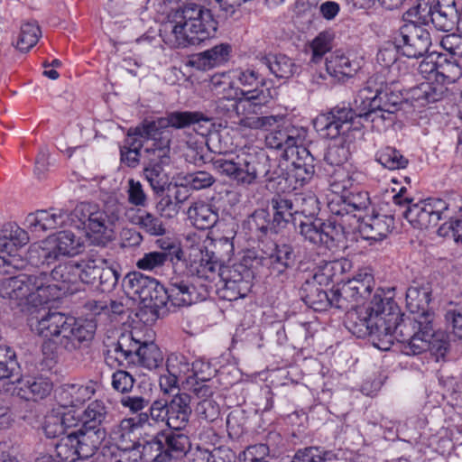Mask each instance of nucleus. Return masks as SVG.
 <instances>
[{"instance_id":"1","label":"nucleus","mask_w":462,"mask_h":462,"mask_svg":"<svg viewBox=\"0 0 462 462\" xmlns=\"http://www.w3.org/2000/svg\"><path fill=\"white\" fill-rule=\"evenodd\" d=\"M37 333L44 337L42 354L54 359L63 352H73L94 337L97 325L90 319H77L62 312L48 311L36 325Z\"/></svg>"},{"instance_id":"2","label":"nucleus","mask_w":462,"mask_h":462,"mask_svg":"<svg viewBox=\"0 0 462 462\" xmlns=\"http://www.w3.org/2000/svg\"><path fill=\"white\" fill-rule=\"evenodd\" d=\"M170 17L162 24L160 36L173 49L199 45L213 36L217 27L211 11L196 3L183 5Z\"/></svg>"},{"instance_id":"3","label":"nucleus","mask_w":462,"mask_h":462,"mask_svg":"<svg viewBox=\"0 0 462 462\" xmlns=\"http://www.w3.org/2000/svg\"><path fill=\"white\" fill-rule=\"evenodd\" d=\"M392 308L386 312L383 291L377 289L367 306H358L346 314V328L357 337H374V345L388 350L396 339Z\"/></svg>"},{"instance_id":"4","label":"nucleus","mask_w":462,"mask_h":462,"mask_svg":"<svg viewBox=\"0 0 462 462\" xmlns=\"http://www.w3.org/2000/svg\"><path fill=\"white\" fill-rule=\"evenodd\" d=\"M211 164L221 175L244 186L254 184L261 179L273 182L281 179L287 180L290 177L282 160L270 158L265 153L248 155L245 158L237 157L236 161L214 158L211 160Z\"/></svg>"},{"instance_id":"5","label":"nucleus","mask_w":462,"mask_h":462,"mask_svg":"<svg viewBox=\"0 0 462 462\" xmlns=\"http://www.w3.org/2000/svg\"><path fill=\"white\" fill-rule=\"evenodd\" d=\"M123 288L127 295L139 299L142 306L136 316L144 323H153L166 313L167 288L155 278L131 272L123 279Z\"/></svg>"},{"instance_id":"6","label":"nucleus","mask_w":462,"mask_h":462,"mask_svg":"<svg viewBox=\"0 0 462 462\" xmlns=\"http://www.w3.org/2000/svg\"><path fill=\"white\" fill-rule=\"evenodd\" d=\"M406 191V188L402 187L393 197V200L400 208H406L402 212V215L414 228L423 230L435 227L442 217H451V211L452 213H459L462 210L460 198L454 199L452 201L430 198L419 203L411 204L412 199L404 197Z\"/></svg>"},{"instance_id":"7","label":"nucleus","mask_w":462,"mask_h":462,"mask_svg":"<svg viewBox=\"0 0 462 462\" xmlns=\"http://www.w3.org/2000/svg\"><path fill=\"white\" fill-rule=\"evenodd\" d=\"M46 276L44 274L20 273L0 280V297L10 300L13 307L46 304L55 295L56 288H42Z\"/></svg>"},{"instance_id":"8","label":"nucleus","mask_w":462,"mask_h":462,"mask_svg":"<svg viewBox=\"0 0 462 462\" xmlns=\"http://www.w3.org/2000/svg\"><path fill=\"white\" fill-rule=\"evenodd\" d=\"M123 206L116 199L109 198L105 201L103 208L97 204L82 202L73 210V216L84 226L86 229L97 235V245L106 246L111 241L114 228L119 223Z\"/></svg>"},{"instance_id":"9","label":"nucleus","mask_w":462,"mask_h":462,"mask_svg":"<svg viewBox=\"0 0 462 462\" xmlns=\"http://www.w3.org/2000/svg\"><path fill=\"white\" fill-rule=\"evenodd\" d=\"M431 290L429 286L411 285L406 291V306L410 315L392 311L394 319L393 333L396 336L411 337L415 328L425 329L427 334L430 330V323L435 320V313L430 309Z\"/></svg>"},{"instance_id":"10","label":"nucleus","mask_w":462,"mask_h":462,"mask_svg":"<svg viewBox=\"0 0 462 462\" xmlns=\"http://www.w3.org/2000/svg\"><path fill=\"white\" fill-rule=\"evenodd\" d=\"M106 431L79 427L61 437L55 444L57 457L66 462L88 459L99 449Z\"/></svg>"},{"instance_id":"11","label":"nucleus","mask_w":462,"mask_h":462,"mask_svg":"<svg viewBox=\"0 0 462 462\" xmlns=\"http://www.w3.org/2000/svg\"><path fill=\"white\" fill-rule=\"evenodd\" d=\"M424 330L420 327L411 333V337L396 336V340L405 344L406 355L416 356L430 351L437 362L444 360L450 346L448 335L443 331H436L434 322L430 323L429 333L426 334Z\"/></svg>"},{"instance_id":"12","label":"nucleus","mask_w":462,"mask_h":462,"mask_svg":"<svg viewBox=\"0 0 462 462\" xmlns=\"http://www.w3.org/2000/svg\"><path fill=\"white\" fill-rule=\"evenodd\" d=\"M300 236L305 242L317 246H325L330 251L343 247L346 242L344 226L332 218L326 220L319 218L316 222L303 225Z\"/></svg>"},{"instance_id":"13","label":"nucleus","mask_w":462,"mask_h":462,"mask_svg":"<svg viewBox=\"0 0 462 462\" xmlns=\"http://www.w3.org/2000/svg\"><path fill=\"white\" fill-rule=\"evenodd\" d=\"M237 80L243 87L241 89L244 107L248 111L257 114L262 106H266L272 99L271 89L264 88L265 79L254 69H246L238 73Z\"/></svg>"},{"instance_id":"14","label":"nucleus","mask_w":462,"mask_h":462,"mask_svg":"<svg viewBox=\"0 0 462 462\" xmlns=\"http://www.w3.org/2000/svg\"><path fill=\"white\" fill-rule=\"evenodd\" d=\"M400 52L410 59H419L428 53L431 45L430 32L415 23L402 25L394 35Z\"/></svg>"},{"instance_id":"15","label":"nucleus","mask_w":462,"mask_h":462,"mask_svg":"<svg viewBox=\"0 0 462 462\" xmlns=\"http://www.w3.org/2000/svg\"><path fill=\"white\" fill-rule=\"evenodd\" d=\"M357 108L335 106L329 112L319 115L313 122L315 129L323 136L335 139L348 131L355 117H360Z\"/></svg>"},{"instance_id":"16","label":"nucleus","mask_w":462,"mask_h":462,"mask_svg":"<svg viewBox=\"0 0 462 462\" xmlns=\"http://www.w3.org/2000/svg\"><path fill=\"white\" fill-rule=\"evenodd\" d=\"M216 251H207L206 257H202L196 275L212 283L221 281L220 268H224L223 263L229 259L233 251V243L226 237H222L214 245Z\"/></svg>"},{"instance_id":"17","label":"nucleus","mask_w":462,"mask_h":462,"mask_svg":"<svg viewBox=\"0 0 462 462\" xmlns=\"http://www.w3.org/2000/svg\"><path fill=\"white\" fill-rule=\"evenodd\" d=\"M273 210L272 217V234H281L290 226H293L298 232L300 224L299 216L305 214L306 210L301 208L297 201H292L291 198L275 196L271 200Z\"/></svg>"},{"instance_id":"18","label":"nucleus","mask_w":462,"mask_h":462,"mask_svg":"<svg viewBox=\"0 0 462 462\" xmlns=\"http://www.w3.org/2000/svg\"><path fill=\"white\" fill-rule=\"evenodd\" d=\"M138 136L145 140H152V147L144 150L152 152H170L172 132L167 128L164 117H158L154 120H144L135 128H130L128 137Z\"/></svg>"},{"instance_id":"19","label":"nucleus","mask_w":462,"mask_h":462,"mask_svg":"<svg viewBox=\"0 0 462 462\" xmlns=\"http://www.w3.org/2000/svg\"><path fill=\"white\" fill-rule=\"evenodd\" d=\"M38 274H44L46 280L42 288L54 287L56 291L55 295L50 298L51 300H55L60 296L69 293L70 286L77 284L80 282L79 275V265L76 261H69L57 265L50 274L45 272H41Z\"/></svg>"},{"instance_id":"20","label":"nucleus","mask_w":462,"mask_h":462,"mask_svg":"<svg viewBox=\"0 0 462 462\" xmlns=\"http://www.w3.org/2000/svg\"><path fill=\"white\" fill-rule=\"evenodd\" d=\"M145 166L143 175L156 194H162L168 183L164 166L170 163V152H152L144 150Z\"/></svg>"},{"instance_id":"21","label":"nucleus","mask_w":462,"mask_h":462,"mask_svg":"<svg viewBox=\"0 0 462 462\" xmlns=\"http://www.w3.org/2000/svg\"><path fill=\"white\" fill-rule=\"evenodd\" d=\"M263 261L269 262L271 273L281 278V281L289 278V271L296 264L297 255L294 246L288 243L275 245L273 252L268 258L262 257Z\"/></svg>"},{"instance_id":"22","label":"nucleus","mask_w":462,"mask_h":462,"mask_svg":"<svg viewBox=\"0 0 462 462\" xmlns=\"http://www.w3.org/2000/svg\"><path fill=\"white\" fill-rule=\"evenodd\" d=\"M393 225V216L373 212L362 217L358 229L364 239L381 241L392 231Z\"/></svg>"},{"instance_id":"23","label":"nucleus","mask_w":462,"mask_h":462,"mask_svg":"<svg viewBox=\"0 0 462 462\" xmlns=\"http://www.w3.org/2000/svg\"><path fill=\"white\" fill-rule=\"evenodd\" d=\"M263 260L258 256H245L240 263L220 268L221 280H228L237 284L247 283L252 287L255 276L254 268L257 264H262Z\"/></svg>"},{"instance_id":"24","label":"nucleus","mask_w":462,"mask_h":462,"mask_svg":"<svg viewBox=\"0 0 462 462\" xmlns=\"http://www.w3.org/2000/svg\"><path fill=\"white\" fill-rule=\"evenodd\" d=\"M190 401L191 397L182 393H176L168 402V426L171 429L180 430L188 425L192 412Z\"/></svg>"},{"instance_id":"25","label":"nucleus","mask_w":462,"mask_h":462,"mask_svg":"<svg viewBox=\"0 0 462 462\" xmlns=\"http://www.w3.org/2000/svg\"><path fill=\"white\" fill-rule=\"evenodd\" d=\"M232 52L229 43L217 44L192 56L191 64L199 69L208 70L226 63Z\"/></svg>"},{"instance_id":"26","label":"nucleus","mask_w":462,"mask_h":462,"mask_svg":"<svg viewBox=\"0 0 462 462\" xmlns=\"http://www.w3.org/2000/svg\"><path fill=\"white\" fill-rule=\"evenodd\" d=\"M159 435L162 443L161 462H171L172 459L180 457L190 446L189 437L183 433L162 430Z\"/></svg>"},{"instance_id":"27","label":"nucleus","mask_w":462,"mask_h":462,"mask_svg":"<svg viewBox=\"0 0 462 462\" xmlns=\"http://www.w3.org/2000/svg\"><path fill=\"white\" fill-rule=\"evenodd\" d=\"M318 277L314 274L310 280H306L300 289V295L307 306L320 311L329 307V295L321 288Z\"/></svg>"},{"instance_id":"28","label":"nucleus","mask_w":462,"mask_h":462,"mask_svg":"<svg viewBox=\"0 0 462 462\" xmlns=\"http://www.w3.org/2000/svg\"><path fill=\"white\" fill-rule=\"evenodd\" d=\"M142 343L135 339L132 332L122 333L117 341L113 344V349L107 350V355L115 354V360L119 366H125V364H135L137 352Z\"/></svg>"},{"instance_id":"29","label":"nucleus","mask_w":462,"mask_h":462,"mask_svg":"<svg viewBox=\"0 0 462 462\" xmlns=\"http://www.w3.org/2000/svg\"><path fill=\"white\" fill-rule=\"evenodd\" d=\"M167 292L169 301L173 306H189L197 300L194 285L189 280L180 276H173L170 279Z\"/></svg>"},{"instance_id":"30","label":"nucleus","mask_w":462,"mask_h":462,"mask_svg":"<svg viewBox=\"0 0 462 462\" xmlns=\"http://www.w3.org/2000/svg\"><path fill=\"white\" fill-rule=\"evenodd\" d=\"M93 393L91 387L74 383H64L55 392L57 401L63 408L81 405Z\"/></svg>"},{"instance_id":"31","label":"nucleus","mask_w":462,"mask_h":462,"mask_svg":"<svg viewBox=\"0 0 462 462\" xmlns=\"http://www.w3.org/2000/svg\"><path fill=\"white\" fill-rule=\"evenodd\" d=\"M58 260L60 256H74L82 251L83 243L71 231H60L48 237Z\"/></svg>"},{"instance_id":"32","label":"nucleus","mask_w":462,"mask_h":462,"mask_svg":"<svg viewBox=\"0 0 462 462\" xmlns=\"http://www.w3.org/2000/svg\"><path fill=\"white\" fill-rule=\"evenodd\" d=\"M30 240L27 231L15 223H6L0 230V248L5 252H15L28 244Z\"/></svg>"},{"instance_id":"33","label":"nucleus","mask_w":462,"mask_h":462,"mask_svg":"<svg viewBox=\"0 0 462 462\" xmlns=\"http://www.w3.org/2000/svg\"><path fill=\"white\" fill-rule=\"evenodd\" d=\"M448 88L443 84L423 82L410 89V98L419 106L441 100L447 94Z\"/></svg>"},{"instance_id":"34","label":"nucleus","mask_w":462,"mask_h":462,"mask_svg":"<svg viewBox=\"0 0 462 462\" xmlns=\"http://www.w3.org/2000/svg\"><path fill=\"white\" fill-rule=\"evenodd\" d=\"M0 379L12 380V383L22 381V368L16 353L6 345H0Z\"/></svg>"},{"instance_id":"35","label":"nucleus","mask_w":462,"mask_h":462,"mask_svg":"<svg viewBox=\"0 0 462 462\" xmlns=\"http://www.w3.org/2000/svg\"><path fill=\"white\" fill-rule=\"evenodd\" d=\"M187 215L194 226L201 230L213 227L218 220V214L203 201L194 202L189 208Z\"/></svg>"},{"instance_id":"36","label":"nucleus","mask_w":462,"mask_h":462,"mask_svg":"<svg viewBox=\"0 0 462 462\" xmlns=\"http://www.w3.org/2000/svg\"><path fill=\"white\" fill-rule=\"evenodd\" d=\"M345 283L356 297L359 306H365L375 284L374 276L366 271H360Z\"/></svg>"},{"instance_id":"37","label":"nucleus","mask_w":462,"mask_h":462,"mask_svg":"<svg viewBox=\"0 0 462 462\" xmlns=\"http://www.w3.org/2000/svg\"><path fill=\"white\" fill-rule=\"evenodd\" d=\"M430 11L460 14L456 0H419L415 8L417 22L427 23Z\"/></svg>"},{"instance_id":"38","label":"nucleus","mask_w":462,"mask_h":462,"mask_svg":"<svg viewBox=\"0 0 462 462\" xmlns=\"http://www.w3.org/2000/svg\"><path fill=\"white\" fill-rule=\"evenodd\" d=\"M108 412L106 404L99 400L88 403L81 416V427L90 430L100 429L101 431H106L105 423L106 422Z\"/></svg>"},{"instance_id":"39","label":"nucleus","mask_w":462,"mask_h":462,"mask_svg":"<svg viewBox=\"0 0 462 462\" xmlns=\"http://www.w3.org/2000/svg\"><path fill=\"white\" fill-rule=\"evenodd\" d=\"M359 68L358 63L351 61L345 55H331L329 59H326V70L338 80L353 77Z\"/></svg>"},{"instance_id":"40","label":"nucleus","mask_w":462,"mask_h":462,"mask_svg":"<svg viewBox=\"0 0 462 462\" xmlns=\"http://www.w3.org/2000/svg\"><path fill=\"white\" fill-rule=\"evenodd\" d=\"M260 62L280 79L292 77L299 69L291 58L283 54L263 56L260 59Z\"/></svg>"},{"instance_id":"41","label":"nucleus","mask_w":462,"mask_h":462,"mask_svg":"<svg viewBox=\"0 0 462 462\" xmlns=\"http://www.w3.org/2000/svg\"><path fill=\"white\" fill-rule=\"evenodd\" d=\"M381 90V82L378 77H372L366 81V85L358 91L355 98V106L361 115L371 116V109H374V101L377 98V91Z\"/></svg>"},{"instance_id":"42","label":"nucleus","mask_w":462,"mask_h":462,"mask_svg":"<svg viewBox=\"0 0 462 462\" xmlns=\"http://www.w3.org/2000/svg\"><path fill=\"white\" fill-rule=\"evenodd\" d=\"M377 98L374 101V109L385 111L388 116L393 115L402 108L404 98L400 92L393 91L381 81V90L377 91Z\"/></svg>"},{"instance_id":"43","label":"nucleus","mask_w":462,"mask_h":462,"mask_svg":"<svg viewBox=\"0 0 462 462\" xmlns=\"http://www.w3.org/2000/svg\"><path fill=\"white\" fill-rule=\"evenodd\" d=\"M167 128L183 129L192 125L209 123L210 118L198 111H174L167 114L164 117Z\"/></svg>"},{"instance_id":"44","label":"nucleus","mask_w":462,"mask_h":462,"mask_svg":"<svg viewBox=\"0 0 462 462\" xmlns=\"http://www.w3.org/2000/svg\"><path fill=\"white\" fill-rule=\"evenodd\" d=\"M462 76V68L457 61L444 54L437 56V82L439 84L454 83Z\"/></svg>"},{"instance_id":"45","label":"nucleus","mask_w":462,"mask_h":462,"mask_svg":"<svg viewBox=\"0 0 462 462\" xmlns=\"http://www.w3.org/2000/svg\"><path fill=\"white\" fill-rule=\"evenodd\" d=\"M245 224L258 240H263L272 233V219H270L269 211L265 208L255 209L248 216Z\"/></svg>"},{"instance_id":"46","label":"nucleus","mask_w":462,"mask_h":462,"mask_svg":"<svg viewBox=\"0 0 462 462\" xmlns=\"http://www.w3.org/2000/svg\"><path fill=\"white\" fill-rule=\"evenodd\" d=\"M163 361V356L160 348L153 342L142 343L136 356V363L152 370L159 367Z\"/></svg>"},{"instance_id":"47","label":"nucleus","mask_w":462,"mask_h":462,"mask_svg":"<svg viewBox=\"0 0 462 462\" xmlns=\"http://www.w3.org/2000/svg\"><path fill=\"white\" fill-rule=\"evenodd\" d=\"M291 200L297 201L300 207L306 210L305 214H300L299 216L300 224L298 225V234L300 236L301 227L303 225L316 222L317 219H319V217H317L318 212L319 210V200L313 195H294L291 197Z\"/></svg>"},{"instance_id":"48","label":"nucleus","mask_w":462,"mask_h":462,"mask_svg":"<svg viewBox=\"0 0 462 462\" xmlns=\"http://www.w3.org/2000/svg\"><path fill=\"white\" fill-rule=\"evenodd\" d=\"M21 390L26 393V399L42 400L51 393L52 383L42 376L31 377L25 381Z\"/></svg>"},{"instance_id":"49","label":"nucleus","mask_w":462,"mask_h":462,"mask_svg":"<svg viewBox=\"0 0 462 462\" xmlns=\"http://www.w3.org/2000/svg\"><path fill=\"white\" fill-rule=\"evenodd\" d=\"M28 258L34 265H50L58 261L57 254L48 238L40 245H32L28 251Z\"/></svg>"},{"instance_id":"50","label":"nucleus","mask_w":462,"mask_h":462,"mask_svg":"<svg viewBox=\"0 0 462 462\" xmlns=\"http://www.w3.org/2000/svg\"><path fill=\"white\" fill-rule=\"evenodd\" d=\"M344 208L337 210V215H343V211L349 214L352 211L366 209L370 205V198L366 191H349L340 198Z\"/></svg>"},{"instance_id":"51","label":"nucleus","mask_w":462,"mask_h":462,"mask_svg":"<svg viewBox=\"0 0 462 462\" xmlns=\"http://www.w3.org/2000/svg\"><path fill=\"white\" fill-rule=\"evenodd\" d=\"M216 287L219 298L229 301L244 298L251 291L250 284H237L228 280H221L219 284H216Z\"/></svg>"},{"instance_id":"52","label":"nucleus","mask_w":462,"mask_h":462,"mask_svg":"<svg viewBox=\"0 0 462 462\" xmlns=\"http://www.w3.org/2000/svg\"><path fill=\"white\" fill-rule=\"evenodd\" d=\"M328 299L329 306L346 310V312L359 306L356 297L346 283H343L340 287L332 291Z\"/></svg>"},{"instance_id":"53","label":"nucleus","mask_w":462,"mask_h":462,"mask_svg":"<svg viewBox=\"0 0 462 462\" xmlns=\"http://www.w3.org/2000/svg\"><path fill=\"white\" fill-rule=\"evenodd\" d=\"M376 161L389 170L404 169L409 162L400 151L389 146L377 152Z\"/></svg>"},{"instance_id":"54","label":"nucleus","mask_w":462,"mask_h":462,"mask_svg":"<svg viewBox=\"0 0 462 462\" xmlns=\"http://www.w3.org/2000/svg\"><path fill=\"white\" fill-rule=\"evenodd\" d=\"M161 453H162V443L159 433H157L150 441L143 444L140 442V448L138 451L134 452L133 461L144 459L145 461L161 462Z\"/></svg>"},{"instance_id":"55","label":"nucleus","mask_w":462,"mask_h":462,"mask_svg":"<svg viewBox=\"0 0 462 462\" xmlns=\"http://www.w3.org/2000/svg\"><path fill=\"white\" fill-rule=\"evenodd\" d=\"M42 35L41 29L35 22H27L22 24L17 47L21 51H28L39 41Z\"/></svg>"},{"instance_id":"56","label":"nucleus","mask_w":462,"mask_h":462,"mask_svg":"<svg viewBox=\"0 0 462 462\" xmlns=\"http://www.w3.org/2000/svg\"><path fill=\"white\" fill-rule=\"evenodd\" d=\"M183 180L185 186L194 190L211 188L217 181L216 178L207 171H196L187 173Z\"/></svg>"},{"instance_id":"57","label":"nucleus","mask_w":462,"mask_h":462,"mask_svg":"<svg viewBox=\"0 0 462 462\" xmlns=\"http://www.w3.org/2000/svg\"><path fill=\"white\" fill-rule=\"evenodd\" d=\"M429 21L439 31L451 32L460 21V14L430 11Z\"/></svg>"},{"instance_id":"58","label":"nucleus","mask_w":462,"mask_h":462,"mask_svg":"<svg viewBox=\"0 0 462 462\" xmlns=\"http://www.w3.org/2000/svg\"><path fill=\"white\" fill-rule=\"evenodd\" d=\"M42 217V232L60 227L69 218L68 210L50 208L41 210Z\"/></svg>"},{"instance_id":"59","label":"nucleus","mask_w":462,"mask_h":462,"mask_svg":"<svg viewBox=\"0 0 462 462\" xmlns=\"http://www.w3.org/2000/svg\"><path fill=\"white\" fill-rule=\"evenodd\" d=\"M203 365L204 364L199 361L192 364V370L194 371V375L197 377V380L195 383L192 384L191 391L198 398L206 400L210 399V397L213 395L214 388L210 384L205 383L208 379L200 375L201 371L199 366Z\"/></svg>"},{"instance_id":"60","label":"nucleus","mask_w":462,"mask_h":462,"mask_svg":"<svg viewBox=\"0 0 462 462\" xmlns=\"http://www.w3.org/2000/svg\"><path fill=\"white\" fill-rule=\"evenodd\" d=\"M121 274L113 265L104 264L98 273L97 282L102 291H110L117 284Z\"/></svg>"},{"instance_id":"61","label":"nucleus","mask_w":462,"mask_h":462,"mask_svg":"<svg viewBox=\"0 0 462 462\" xmlns=\"http://www.w3.org/2000/svg\"><path fill=\"white\" fill-rule=\"evenodd\" d=\"M116 440V446L121 450L124 457H127L128 459L134 457V452L138 451L140 448V440L134 437V434H114Z\"/></svg>"},{"instance_id":"62","label":"nucleus","mask_w":462,"mask_h":462,"mask_svg":"<svg viewBox=\"0 0 462 462\" xmlns=\"http://www.w3.org/2000/svg\"><path fill=\"white\" fill-rule=\"evenodd\" d=\"M330 459V452H322L318 448L310 447L298 450L292 462H328Z\"/></svg>"},{"instance_id":"63","label":"nucleus","mask_w":462,"mask_h":462,"mask_svg":"<svg viewBox=\"0 0 462 462\" xmlns=\"http://www.w3.org/2000/svg\"><path fill=\"white\" fill-rule=\"evenodd\" d=\"M137 220L140 223V227L151 236H163L166 233L162 221L150 212L143 211L141 218Z\"/></svg>"},{"instance_id":"64","label":"nucleus","mask_w":462,"mask_h":462,"mask_svg":"<svg viewBox=\"0 0 462 462\" xmlns=\"http://www.w3.org/2000/svg\"><path fill=\"white\" fill-rule=\"evenodd\" d=\"M59 418V410H51L44 417L42 430L47 438L52 439L64 435L63 426Z\"/></svg>"}]
</instances>
